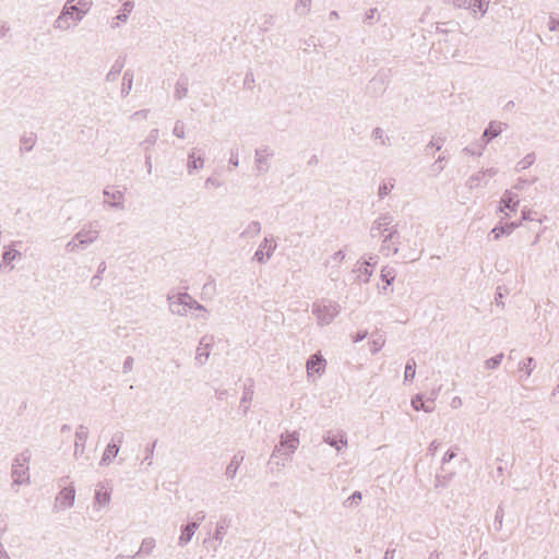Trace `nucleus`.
Here are the masks:
<instances>
[{"mask_svg": "<svg viewBox=\"0 0 559 559\" xmlns=\"http://www.w3.org/2000/svg\"><path fill=\"white\" fill-rule=\"evenodd\" d=\"M537 181V178L534 177L532 180H526L523 178H519L518 182L513 186L515 190H523L525 186L535 183Z\"/></svg>", "mask_w": 559, "mask_h": 559, "instance_id": "nucleus-54", "label": "nucleus"}, {"mask_svg": "<svg viewBox=\"0 0 559 559\" xmlns=\"http://www.w3.org/2000/svg\"><path fill=\"white\" fill-rule=\"evenodd\" d=\"M393 221L394 218L391 213H382L372 222L370 227V237H383V242H391L393 254H397L401 245V234L397 229V225H393Z\"/></svg>", "mask_w": 559, "mask_h": 559, "instance_id": "nucleus-1", "label": "nucleus"}, {"mask_svg": "<svg viewBox=\"0 0 559 559\" xmlns=\"http://www.w3.org/2000/svg\"><path fill=\"white\" fill-rule=\"evenodd\" d=\"M92 0H68L56 23L59 29L66 31L78 23L91 11Z\"/></svg>", "mask_w": 559, "mask_h": 559, "instance_id": "nucleus-2", "label": "nucleus"}, {"mask_svg": "<svg viewBox=\"0 0 559 559\" xmlns=\"http://www.w3.org/2000/svg\"><path fill=\"white\" fill-rule=\"evenodd\" d=\"M252 396H253V391H252L251 386H249V388L246 386L242 397L240 400V406H243L245 412H247V409L249 408L248 404L251 402Z\"/></svg>", "mask_w": 559, "mask_h": 559, "instance_id": "nucleus-43", "label": "nucleus"}, {"mask_svg": "<svg viewBox=\"0 0 559 559\" xmlns=\"http://www.w3.org/2000/svg\"><path fill=\"white\" fill-rule=\"evenodd\" d=\"M507 128V123L496 120L490 121L481 135L484 145H487L491 140L497 138Z\"/></svg>", "mask_w": 559, "mask_h": 559, "instance_id": "nucleus-12", "label": "nucleus"}, {"mask_svg": "<svg viewBox=\"0 0 559 559\" xmlns=\"http://www.w3.org/2000/svg\"><path fill=\"white\" fill-rule=\"evenodd\" d=\"M214 337L212 335H204L200 342L199 346L197 348L195 354V364L199 366H204L210 357V352L213 346Z\"/></svg>", "mask_w": 559, "mask_h": 559, "instance_id": "nucleus-7", "label": "nucleus"}, {"mask_svg": "<svg viewBox=\"0 0 559 559\" xmlns=\"http://www.w3.org/2000/svg\"><path fill=\"white\" fill-rule=\"evenodd\" d=\"M381 280L385 282L386 285H391L395 280V271L393 269H382Z\"/></svg>", "mask_w": 559, "mask_h": 559, "instance_id": "nucleus-44", "label": "nucleus"}, {"mask_svg": "<svg viewBox=\"0 0 559 559\" xmlns=\"http://www.w3.org/2000/svg\"><path fill=\"white\" fill-rule=\"evenodd\" d=\"M380 251L386 255V257H390V255H394L393 254V249H392V243L391 242H383L381 243V248H380Z\"/></svg>", "mask_w": 559, "mask_h": 559, "instance_id": "nucleus-60", "label": "nucleus"}, {"mask_svg": "<svg viewBox=\"0 0 559 559\" xmlns=\"http://www.w3.org/2000/svg\"><path fill=\"white\" fill-rule=\"evenodd\" d=\"M133 362H134V359L133 357L131 356H128L124 361H123V366H122V370L124 373H128L132 370L133 368Z\"/></svg>", "mask_w": 559, "mask_h": 559, "instance_id": "nucleus-61", "label": "nucleus"}, {"mask_svg": "<svg viewBox=\"0 0 559 559\" xmlns=\"http://www.w3.org/2000/svg\"><path fill=\"white\" fill-rule=\"evenodd\" d=\"M502 359H503V354L502 353H500V354H498V355L487 359L485 361L486 368L487 369H496V368H498L499 365L501 364Z\"/></svg>", "mask_w": 559, "mask_h": 559, "instance_id": "nucleus-45", "label": "nucleus"}, {"mask_svg": "<svg viewBox=\"0 0 559 559\" xmlns=\"http://www.w3.org/2000/svg\"><path fill=\"white\" fill-rule=\"evenodd\" d=\"M204 159L202 156H195V148L188 155L187 170L188 174H192L194 170L203 168Z\"/></svg>", "mask_w": 559, "mask_h": 559, "instance_id": "nucleus-25", "label": "nucleus"}, {"mask_svg": "<svg viewBox=\"0 0 559 559\" xmlns=\"http://www.w3.org/2000/svg\"><path fill=\"white\" fill-rule=\"evenodd\" d=\"M254 83H255V80H254L253 73L251 71H248L246 73V76H245V80H243L245 87H247L249 90H252L253 86H254Z\"/></svg>", "mask_w": 559, "mask_h": 559, "instance_id": "nucleus-55", "label": "nucleus"}, {"mask_svg": "<svg viewBox=\"0 0 559 559\" xmlns=\"http://www.w3.org/2000/svg\"><path fill=\"white\" fill-rule=\"evenodd\" d=\"M132 9H133V4L129 1H126L123 3V12L121 14H118L116 19L118 21H124L127 19L128 14L132 11Z\"/></svg>", "mask_w": 559, "mask_h": 559, "instance_id": "nucleus-53", "label": "nucleus"}, {"mask_svg": "<svg viewBox=\"0 0 559 559\" xmlns=\"http://www.w3.org/2000/svg\"><path fill=\"white\" fill-rule=\"evenodd\" d=\"M519 223L516 222H510L504 223L499 226H496L491 229L490 235H492V238L495 240H498L502 235H510L512 231L519 227Z\"/></svg>", "mask_w": 559, "mask_h": 559, "instance_id": "nucleus-22", "label": "nucleus"}, {"mask_svg": "<svg viewBox=\"0 0 559 559\" xmlns=\"http://www.w3.org/2000/svg\"><path fill=\"white\" fill-rule=\"evenodd\" d=\"M276 247L277 246L273 239L264 238V240L260 243L259 249L254 252L253 260L264 264L267 260H270Z\"/></svg>", "mask_w": 559, "mask_h": 559, "instance_id": "nucleus-10", "label": "nucleus"}, {"mask_svg": "<svg viewBox=\"0 0 559 559\" xmlns=\"http://www.w3.org/2000/svg\"><path fill=\"white\" fill-rule=\"evenodd\" d=\"M274 152L269 146H263L255 150V169L258 174H265L270 166L267 163V158L272 157Z\"/></svg>", "mask_w": 559, "mask_h": 559, "instance_id": "nucleus-11", "label": "nucleus"}, {"mask_svg": "<svg viewBox=\"0 0 559 559\" xmlns=\"http://www.w3.org/2000/svg\"><path fill=\"white\" fill-rule=\"evenodd\" d=\"M415 374H416V361L414 358H409L405 366L404 381L405 382L413 381V379L415 378Z\"/></svg>", "mask_w": 559, "mask_h": 559, "instance_id": "nucleus-37", "label": "nucleus"}, {"mask_svg": "<svg viewBox=\"0 0 559 559\" xmlns=\"http://www.w3.org/2000/svg\"><path fill=\"white\" fill-rule=\"evenodd\" d=\"M503 515H504L503 508L501 506H499L497 511H496L495 522H493V526H495L496 531H501L502 522H503Z\"/></svg>", "mask_w": 559, "mask_h": 559, "instance_id": "nucleus-47", "label": "nucleus"}, {"mask_svg": "<svg viewBox=\"0 0 559 559\" xmlns=\"http://www.w3.org/2000/svg\"><path fill=\"white\" fill-rule=\"evenodd\" d=\"M261 231V224L258 221H252L248 224L246 229L240 234L241 238H251L259 235Z\"/></svg>", "mask_w": 559, "mask_h": 559, "instance_id": "nucleus-34", "label": "nucleus"}, {"mask_svg": "<svg viewBox=\"0 0 559 559\" xmlns=\"http://www.w3.org/2000/svg\"><path fill=\"white\" fill-rule=\"evenodd\" d=\"M341 311V306L336 301L323 299L312 305V313L317 317L320 325L330 324Z\"/></svg>", "mask_w": 559, "mask_h": 559, "instance_id": "nucleus-4", "label": "nucleus"}, {"mask_svg": "<svg viewBox=\"0 0 559 559\" xmlns=\"http://www.w3.org/2000/svg\"><path fill=\"white\" fill-rule=\"evenodd\" d=\"M371 138L380 140L382 145H388L389 138L384 135V131L380 127L372 130Z\"/></svg>", "mask_w": 559, "mask_h": 559, "instance_id": "nucleus-46", "label": "nucleus"}, {"mask_svg": "<svg viewBox=\"0 0 559 559\" xmlns=\"http://www.w3.org/2000/svg\"><path fill=\"white\" fill-rule=\"evenodd\" d=\"M362 500V493L358 490L354 491L344 502V508H352L358 506Z\"/></svg>", "mask_w": 559, "mask_h": 559, "instance_id": "nucleus-39", "label": "nucleus"}, {"mask_svg": "<svg viewBox=\"0 0 559 559\" xmlns=\"http://www.w3.org/2000/svg\"><path fill=\"white\" fill-rule=\"evenodd\" d=\"M169 310L177 316H186L190 309L206 312V308L188 293H173L167 296Z\"/></svg>", "mask_w": 559, "mask_h": 559, "instance_id": "nucleus-3", "label": "nucleus"}, {"mask_svg": "<svg viewBox=\"0 0 559 559\" xmlns=\"http://www.w3.org/2000/svg\"><path fill=\"white\" fill-rule=\"evenodd\" d=\"M534 358L527 357L523 361L520 362L519 370L525 371L526 378H528L532 374L533 368H534Z\"/></svg>", "mask_w": 559, "mask_h": 559, "instance_id": "nucleus-41", "label": "nucleus"}, {"mask_svg": "<svg viewBox=\"0 0 559 559\" xmlns=\"http://www.w3.org/2000/svg\"><path fill=\"white\" fill-rule=\"evenodd\" d=\"M124 64H126V57L119 56L117 58V60L114 62V64L111 66V69L109 70V72L106 74L105 80L107 82L116 81L118 79V76L120 75Z\"/></svg>", "mask_w": 559, "mask_h": 559, "instance_id": "nucleus-23", "label": "nucleus"}, {"mask_svg": "<svg viewBox=\"0 0 559 559\" xmlns=\"http://www.w3.org/2000/svg\"><path fill=\"white\" fill-rule=\"evenodd\" d=\"M174 135H176L179 139L185 138V124L181 120H177L173 130Z\"/></svg>", "mask_w": 559, "mask_h": 559, "instance_id": "nucleus-51", "label": "nucleus"}, {"mask_svg": "<svg viewBox=\"0 0 559 559\" xmlns=\"http://www.w3.org/2000/svg\"><path fill=\"white\" fill-rule=\"evenodd\" d=\"M299 444V438L297 432H293L290 435L281 436V442L278 445L275 447L272 457H275L281 453L282 449L287 450V454H292L295 452V450L298 448Z\"/></svg>", "mask_w": 559, "mask_h": 559, "instance_id": "nucleus-9", "label": "nucleus"}, {"mask_svg": "<svg viewBox=\"0 0 559 559\" xmlns=\"http://www.w3.org/2000/svg\"><path fill=\"white\" fill-rule=\"evenodd\" d=\"M22 254L15 249L8 248L2 252V265H7L14 261L16 258L21 259Z\"/></svg>", "mask_w": 559, "mask_h": 559, "instance_id": "nucleus-38", "label": "nucleus"}, {"mask_svg": "<svg viewBox=\"0 0 559 559\" xmlns=\"http://www.w3.org/2000/svg\"><path fill=\"white\" fill-rule=\"evenodd\" d=\"M393 188H394V181L393 180H391L389 182H382L379 186V189H378L379 198L383 199L384 197H386L392 191Z\"/></svg>", "mask_w": 559, "mask_h": 559, "instance_id": "nucleus-42", "label": "nucleus"}, {"mask_svg": "<svg viewBox=\"0 0 559 559\" xmlns=\"http://www.w3.org/2000/svg\"><path fill=\"white\" fill-rule=\"evenodd\" d=\"M88 438V429L84 425H80L75 432V442H74V456H82L85 451V443Z\"/></svg>", "mask_w": 559, "mask_h": 559, "instance_id": "nucleus-15", "label": "nucleus"}, {"mask_svg": "<svg viewBox=\"0 0 559 559\" xmlns=\"http://www.w3.org/2000/svg\"><path fill=\"white\" fill-rule=\"evenodd\" d=\"M31 459L29 451L19 454L12 464L13 485L27 484L29 481L28 462Z\"/></svg>", "mask_w": 559, "mask_h": 559, "instance_id": "nucleus-5", "label": "nucleus"}, {"mask_svg": "<svg viewBox=\"0 0 559 559\" xmlns=\"http://www.w3.org/2000/svg\"><path fill=\"white\" fill-rule=\"evenodd\" d=\"M103 194L105 198L108 199V200H105V202H104L108 206H110L112 209H117V210L124 209V205H123L124 194L122 191H120V190L110 191L108 188H106L103 190Z\"/></svg>", "mask_w": 559, "mask_h": 559, "instance_id": "nucleus-14", "label": "nucleus"}, {"mask_svg": "<svg viewBox=\"0 0 559 559\" xmlns=\"http://www.w3.org/2000/svg\"><path fill=\"white\" fill-rule=\"evenodd\" d=\"M388 82V75L385 73H379L370 80L369 88L377 96L381 95L385 91Z\"/></svg>", "mask_w": 559, "mask_h": 559, "instance_id": "nucleus-17", "label": "nucleus"}, {"mask_svg": "<svg viewBox=\"0 0 559 559\" xmlns=\"http://www.w3.org/2000/svg\"><path fill=\"white\" fill-rule=\"evenodd\" d=\"M75 500V488L71 485L63 487L56 497L55 508L60 510H67L74 504Z\"/></svg>", "mask_w": 559, "mask_h": 559, "instance_id": "nucleus-8", "label": "nucleus"}, {"mask_svg": "<svg viewBox=\"0 0 559 559\" xmlns=\"http://www.w3.org/2000/svg\"><path fill=\"white\" fill-rule=\"evenodd\" d=\"M324 441L330 444L331 447H334L337 451L341 450L340 444L346 445L347 444V438L345 435L337 436H328L324 438Z\"/></svg>", "mask_w": 559, "mask_h": 559, "instance_id": "nucleus-36", "label": "nucleus"}, {"mask_svg": "<svg viewBox=\"0 0 559 559\" xmlns=\"http://www.w3.org/2000/svg\"><path fill=\"white\" fill-rule=\"evenodd\" d=\"M118 452H119L118 444L108 443L103 455H102L99 464L107 465L108 463L111 462L112 459H115L117 456Z\"/></svg>", "mask_w": 559, "mask_h": 559, "instance_id": "nucleus-26", "label": "nucleus"}, {"mask_svg": "<svg viewBox=\"0 0 559 559\" xmlns=\"http://www.w3.org/2000/svg\"><path fill=\"white\" fill-rule=\"evenodd\" d=\"M229 165L237 167L239 165L238 150L230 151Z\"/></svg>", "mask_w": 559, "mask_h": 559, "instance_id": "nucleus-62", "label": "nucleus"}, {"mask_svg": "<svg viewBox=\"0 0 559 559\" xmlns=\"http://www.w3.org/2000/svg\"><path fill=\"white\" fill-rule=\"evenodd\" d=\"M536 156L534 153L526 154L515 166V171L520 173L535 163Z\"/></svg>", "mask_w": 559, "mask_h": 559, "instance_id": "nucleus-35", "label": "nucleus"}, {"mask_svg": "<svg viewBox=\"0 0 559 559\" xmlns=\"http://www.w3.org/2000/svg\"><path fill=\"white\" fill-rule=\"evenodd\" d=\"M378 257H370L368 261H365L358 269V272L365 276L364 282H368L372 274V267L377 264Z\"/></svg>", "mask_w": 559, "mask_h": 559, "instance_id": "nucleus-29", "label": "nucleus"}, {"mask_svg": "<svg viewBox=\"0 0 559 559\" xmlns=\"http://www.w3.org/2000/svg\"><path fill=\"white\" fill-rule=\"evenodd\" d=\"M455 456H456V453L454 452V450H448L442 457V464H445V463L452 461Z\"/></svg>", "mask_w": 559, "mask_h": 559, "instance_id": "nucleus-63", "label": "nucleus"}, {"mask_svg": "<svg viewBox=\"0 0 559 559\" xmlns=\"http://www.w3.org/2000/svg\"><path fill=\"white\" fill-rule=\"evenodd\" d=\"M383 345H384V341L381 337L373 340L372 345L370 347V352L372 354H376L382 348Z\"/></svg>", "mask_w": 559, "mask_h": 559, "instance_id": "nucleus-59", "label": "nucleus"}, {"mask_svg": "<svg viewBox=\"0 0 559 559\" xmlns=\"http://www.w3.org/2000/svg\"><path fill=\"white\" fill-rule=\"evenodd\" d=\"M484 147V144H477L475 147L466 146L463 148V152L474 156H480L483 154Z\"/></svg>", "mask_w": 559, "mask_h": 559, "instance_id": "nucleus-52", "label": "nucleus"}, {"mask_svg": "<svg viewBox=\"0 0 559 559\" xmlns=\"http://www.w3.org/2000/svg\"><path fill=\"white\" fill-rule=\"evenodd\" d=\"M105 270H106V263H105V262H102V263L98 265V269H97V273H96V275H94V276L92 277V281H91V283H92V285H93L94 287H97V286L99 285V282H100V275L105 272Z\"/></svg>", "mask_w": 559, "mask_h": 559, "instance_id": "nucleus-49", "label": "nucleus"}, {"mask_svg": "<svg viewBox=\"0 0 559 559\" xmlns=\"http://www.w3.org/2000/svg\"><path fill=\"white\" fill-rule=\"evenodd\" d=\"M133 79H134V73L132 70H127L123 73L122 86H121V92H120L122 97H127L129 95V93L131 92L132 85H133Z\"/></svg>", "mask_w": 559, "mask_h": 559, "instance_id": "nucleus-27", "label": "nucleus"}, {"mask_svg": "<svg viewBox=\"0 0 559 559\" xmlns=\"http://www.w3.org/2000/svg\"><path fill=\"white\" fill-rule=\"evenodd\" d=\"M435 400H436L435 393H432L431 396L429 399H427L426 401L424 400L423 394H416L412 399L411 404H412V407L417 412L424 411L426 413H431L435 409Z\"/></svg>", "mask_w": 559, "mask_h": 559, "instance_id": "nucleus-13", "label": "nucleus"}, {"mask_svg": "<svg viewBox=\"0 0 559 559\" xmlns=\"http://www.w3.org/2000/svg\"><path fill=\"white\" fill-rule=\"evenodd\" d=\"M36 134L34 132L25 133L21 136V152H29L36 143Z\"/></svg>", "mask_w": 559, "mask_h": 559, "instance_id": "nucleus-31", "label": "nucleus"}, {"mask_svg": "<svg viewBox=\"0 0 559 559\" xmlns=\"http://www.w3.org/2000/svg\"><path fill=\"white\" fill-rule=\"evenodd\" d=\"M82 248V245L79 243L78 239H75V236H73V238L66 245V250L68 252H74L76 251L79 248Z\"/></svg>", "mask_w": 559, "mask_h": 559, "instance_id": "nucleus-56", "label": "nucleus"}, {"mask_svg": "<svg viewBox=\"0 0 559 559\" xmlns=\"http://www.w3.org/2000/svg\"><path fill=\"white\" fill-rule=\"evenodd\" d=\"M99 489L95 491L94 501L95 504H98L99 507L106 506L110 502V491L109 490H102L104 488L103 485H99Z\"/></svg>", "mask_w": 559, "mask_h": 559, "instance_id": "nucleus-33", "label": "nucleus"}, {"mask_svg": "<svg viewBox=\"0 0 559 559\" xmlns=\"http://www.w3.org/2000/svg\"><path fill=\"white\" fill-rule=\"evenodd\" d=\"M450 41L451 40L448 37H444L443 39H439L437 43L432 44V50L437 51V49H439V50L447 49V51L444 52V58H448V55H450L452 58H455L459 56V53L456 51H453V52L450 51V49H449Z\"/></svg>", "mask_w": 559, "mask_h": 559, "instance_id": "nucleus-32", "label": "nucleus"}, {"mask_svg": "<svg viewBox=\"0 0 559 559\" xmlns=\"http://www.w3.org/2000/svg\"><path fill=\"white\" fill-rule=\"evenodd\" d=\"M519 203L520 200L518 194L511 190H506L500 200V204L502 205L500 210L503 211V209H509L510 211H516Z\"/></svg>", "mask_w": 559, "mask_h": 559, "instance_id": "nucleus-19", "label": "nucleus"}, {"mask_svg": "<svg viewBox=\"0 0 559 559\" xmlns=\"http://www.w3.org/2000/svg\"><path fill=\"white\" fill-rule=\"evenodd\" d=\"M148 114H150V109H141V110H138V111L133 112L130 116V119L131 120L146 119Z\"/></svg>", "mask_w": 559, "mask_h": 559, "instance_id": "nucleus-57", "label": "nucleus"}, {"mask_svg": "<svg viewBox=\"0 0 559 559\" xmlns=\"http://www.w3.org/2000/svg\"><path fill=\"white\" fill-rule=\"evenodd\" d=\"M198 528L199 522H189L187 525L182 526L181 534L178 539V545L183 547L190 543Z\"/></svg>", "mask_w": 559, "mask_h": 559, "instance_id": "nucleus-16", "label": "nucleus"}, {"mask_svg": "<svg viewBox=\"0 0 559 559\" xmlns=\"http://www.w3.org/2000/svg\"><path fill=\"white\" fill-rule=\"evenodd\" d=\"M326 360L320 355L314 354L311 355L310 358L307 361V371L308 373H321L325 369Z\"/></svg>", "mask_w": 559, "mask_h": 559, "instance_id": "nucleus-18", "label": "nucleus"}, {"mask_svg": "<svg viewBox=\"0 0 559 559\" xmlns=\"http://www.w3.org/2000/svg\"><path fill=\"white\" fill-rule=\"evenodd\" d=\"M444 142V138L438 136L432 138V140L426 145V151L428 152L429 148L436 147L437 151H440Z\"/></svg>", "mask_w": 559, "mask_h": 559, "instance_id": "nucleus-50", "label": "nucleus"}, {"mask_svg": "<svg viewBox=\"0 0 559 559\" xmlns=\"http://www.w3.org/2000/svg\"><path fill=\"white\" fill-rule=\"evenodd\" d=\"M159 138V131L158 129H152L150 131V133L147 134V136L145 138V140H143L141 143H140V146L144 148L145 151V154L146 153H151V147L153 145H155V143L157 142Z\"/></svg>", "mask_w": 559, "mask_h": 559, "instance_id": "nucleus-28", "label": "nucleus"}, {"mask_svg": "<svg viewBox=\"0 0 559 559\" xmlns=\"http://www.w3.org/2000/svg\"><path fill=\"white\" fill-rule=\"evenodd\" d=\"M189 79L187 75L181 74L176 83L174 96L176 99L181 100L188 94Z\"/></svg>", "mask_w": 559, "mask_h": 559, "instance_id": "nucleus-24", "label": "nucleus"}, {"mask_svg": "<svg viewBox=\"0 0 559 559\" xmlns=\"http://www.w3.org/2000/svg\"><path fill=\"white\" fill-rule=\"evenodd\" d=\"M156 546V542L153 537H145L142 543H141V547L139 549V551H136L132 558H136L139 557L140 555H150L153 549L155 548Z\"/></svg>", "mask_w": 559, "mask_h": 559, "instance_id": "nucleus-30", "label": "nucleus"}, {"mask_svg": "<svg viewBox=\"0 0 559 559\" xmlns=\"http://www.w3.org/2000/svg\"><path fill=\"white\" fill-rule=\"evenodd\" d=\"M231 523V520L228 516H222L219 521L216 523V528L213 535L214 540H216L219 544H222L227 530L229 528Z\"/></svg>", "mask_w": 559, "mask_h": 559, "instance_id": "nucleus-21", "label": "nucleus"}, {"mask_svg": "<svg viewBox=\"0 0 559 559\" xmlns=\"http://www.w3.org/2000/svg\"><path fill=\"white\" fill-rule=\"evenodd\" d=\"M156 444H157V440H154L151 444H148L145 448V457H144L143 462H147L148 465L152 464V460H153L154 450H155Z\"/></svg>", "mask_w": 559, "mask_h": 559, "instance_id": "nucleus-48", "label": "nucleus"}, {"mask_svg": "<svg viewBox=\"0 0 559 559\" xmlns=\"http://www.w3.org/2000/svg\"><path fill=\"white\" fill-rule=\"evenodd\" d=\"M124 440V433L122 431H117L112 435L109 443L118 444L119 447L122 444Z\"/></svg>", "mask_w": 559, "mask_h": 559, "instance_id": "nucleus-58", "label": "nucleus"}, {"mask_svg": "<svg viewBox=\"0 0 559 559\" xmlns=\"http://www.w3.org/2000/svg\"><path fill=\"white\" fill-rule=\"evenodd\" d=\"M485 177H486V173H481V170H480V171H478V173H476V174L472 175V176L468 178V180H467V183H466V185H467V187H468L469 189H475V188H477V187H479V186H480V182L484 180V178H485Z\"/></svg>", "mask_w": 559, "mask_h": 559, "instance_id": "nucleus-40", "label": "nucleus"}, {"mask_svg": "<svg viewBox=\"0 0 559 559\" xmlns=\"http://www.w3.org/2000/svg\"><path fill=\"white\" fill-rule=\"evenodd\" d=\"M243 459H245V455L242 452H238L231 457V460L225 471V475H226L227 479H234L236 477L238 468L241 465V463L243 462Z\"/></svg>", "mask_w": 559, "mask_h": 559, "instance_id": "nucleus-20", "label": "nucleus"}, {"mask_svg": "<svg viewBox=\"0 0 559 559\" xmlns=\"http://www.w3.org/2000/svg\"><path fill=\"white\" fill-rule=\"evenodd\" d=\"M205 187H209V186H212V187H215V188H218L222 186V182L213 177H209L206 180H205Z\"/></svg>", "mask_w": 559, "mask_h": 559, "instance_id": "nucleus-64", "label": "nucleus"}, {"mask_svg": "<svg viewBox=\"0 0 559 559\" xmlns=\"http://www.w3.org/2000/svg\"><path fill=\"white\" fill-rule=\"evenodd\" d=\"M99 230V223L97 221H94L87 224V228L83 227L74 236L75 239H78L79 243L82 245V248H85L97 240Z\"/></svg>", "mask_w": 559, "mask_h": 559, "instance_id": "nucleus-6", "label": "nucleus"}]
</instances>
